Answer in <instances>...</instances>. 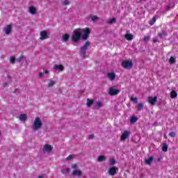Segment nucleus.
Segmentation results:
<instances>
[{
  "label": "nucleus",
  "mask_w": 178,
  "mask_h": 178,
  "mask_svg": "<svg viewBox=\"0 0 178 178\" xmlns=\"http://www.w3.org/2000/svg\"><path fill=\"white\" fill-rule=\"evenodd\" d=\"M70 1H69V0H65L63 2L64 6L70 5Z\"/></svg>",
  "instance_id": "37"
},
{
  "label": "nucleus",
  "mask_w": 178,
  "mask_h": 178,
  "mask_svg": "<svg viewBox=\"0 0 178 178\" xmlns=\"http://www.w3.org/2000/svg\"><path fill=\"white\" fill-rule=\"evenodd\" d=\"M168 144L163 143V145H162V151L163 152H168Z\"/></svg>",
  "instance_id": "23"
},
{
  "label": "nucleus",
  "mask_w": 178,
  "mask_h": 178,
  "mask_svg": "<svg viewBox=\"0 0 178 178\" xmlns=\"http://www.w3.org/2000/svg\"><path fill=\"white\" fill-rule=\"evenodd\" d=\"M108 77L110 80H112V72L108 74Z\"/></svg>",
  "instance_id": "41"
},
{
  "label": "nucleus",
  "mask_w": 178,
  "mask_h": 178,
  "mask_svg": "<svg viewBox=\"0 0 178 178\" xmlns=\"http://www.w3.org/2000/svg\"><path fill=\"white\" fill-rule=\"evenodd\" d=\"M90 45H91V42L89 40H87L85 44H83V46H82L80 48V54L81 55H83V58H86V54L87 53V50L88 49V47H90Z\"/></svg>",
  "instance_id": "3"
},
{
  "label": "nucleus",
  "mask_w": 178,
  "mask_h": 178,
  "mask_svg": "<svg viewBox=\"0 0 178 178\" xmlns=\"http://www.w3.org/2000/svg\"><path fill=\"white\" fill-rule=\"evenodd\" d=\"M1 134H2V132L0 131V136H1Z\"/></svg>",
  "instance_id": "57"
},
{
  "label": "nucleus",
  "mask_w": 178,
  "mask_h": 178,
  "mask_svg": "<svg viewBox=\"0 0 178 178\" xmlns=\"http://www.w3.org/2000/svg\"><path fill=\"white\" fill-rule=\"evenodd\" d=\"M115 163H116L115 159H112V165H115Z\"/></svg>",
  "instance_id": "47"
},
{
  "label": "nucleus",
  "mask_w": 178,
  "mask_h": 178,
  "mask_svg": "<svg viewBox=\"0 0 178 178\" xmlns=\"http://www.w3.org/2000/svg\"><path fill=\"white\" fill-rule=\"evenodd\" d=\"M82 174H83V172L81 171H80V170H74L72 172V175L74 176L76 175V176H79V177H80V176H81Z\"/></svg>",
  "instance_id": "17"
},
{
  "label": "nucleus",
  "mask_w": 178,
  "mask_h": 178,
  "mask_svg": "<svg viewBox=\"0 0 178 178\" xmlns=\"http://www.w3.org/2000/svg\"><path fill=\"white\" fill-rule=\"evenodd\" d=\"M120 92V90L115 88H112V96L118 95Z\"/></svg>",
  "instance_id": "14"
},
{
  "label": "nucleus",
  "mask_w": 178,
  "mask_h": 178,
  "mask_svg": "<svg viewBox=\"0 0 178 178\" xmlns=\"http://www.w3.org/2000/svg\"><path fill=\"white\" fill-rule=\"evenodd\" d=\"M6 86H8V83H3V88L6 87Z\"/></svg>",
  "instance_id": "50"
},
{
  "label": "nucleus",
  "mask_w": 178,
  "mask_h": 178,
  "mask_svg": "<svg viewBox=\"0 0 178 178\" xmlns=\"http://www.w3.org/2000/svg\"><path fill=\"white\" fill-rule=\"evenodd\" d=\"M143 40L145 41V42L149 41V36H144Z\"/></svg>",
  "instance_id": "36"
},
{
  "label": "nucleus",
  "mask_w": 178,
  "mask_h": 178,
  "mask_svg": "<svg viewBox=\"0 0 178 178\" xmlns=\"http://www.w3.org/2000/svg\"><path fill=\"white\" fill-rule=\"evenodd\" d=\"M169 136H170V137H172V138L175 137V136H176V133H175V132H173V131L170 132V133H169Z\"/></svg>",
  "instance_id": "35"
},
{
  "label": "nucleus",
  "mask_w": 178,
  "mask_h": 178,
  "mask_svg": "<svg viewBox=\"0 0 178 178\" xmlns=\"http://www.w3.org/2000/svg\"><path fill=\"white\" fill-rule=\"evenodd\" d=\"M81 29H76L74 30L73 34L72 35V40L73 42H79L80 41V38H81Z\"/></svg>",
  "instance_id": "2"
},
{
  "label": "nucleus",
  "mask_w": 178,
  "mask_h": 178,
  "mask_svg": "<svg viewBox=\"0 0 178 178\" xmlns=\"http://www.w3.org/2000/svg\"><path fill=\"white\" fill-rule=\"evenodd\" d=\"M70 35H69L68 33H65V35H63V40L65 42H67V41H69Z\"/></svg>",
  "instance_id": "20"
},
{
  "label": "nucleus",
  "mask_w": 178,
  "mask_h": 178,
  "mask_svg": "<svg viewBox=\"0 0 178 178\" xmlns=\"http://www.w3.org/2000/svg\"><path fill=\"white\" fill-rule=\"evenodd\" d=\"M170 97L171 98H176L177 97V92H176V90H172L170 92Z\"/></svg>",
  "instance_id": "24"
},
{
  "label": "nucleus",
  "mask_w": 178,
  "mask_h": 178,
  "mask_svg": "<svg viewBox=\"0 0 178 178\" xmlns=\"http://www.w3.org/2000/svg\"><path fill=\"white\" fill-rule=\"evenodd\" d=\"M116 22V18H112V23H115Z\"/></svg>",
  "instance_id": "49"
},
{
  "label": "nucleus",
  "mask_w": 178,
  "mask_h": 178,
  "mask_svg": "<svg viewBox=\"0 0 178 178\" xmlns=\"http://www.w3.org/2000/svg\"><path fill=\"white\" fill-rule=\"evenodd\" d=\"M143 108H144V103H140L138 106V109L137 111L138 112H140V111H142L143 110Z\"/></svg>",
  "instance_id": "26"
},
{
  "label": "nucleus",
  "mask_w": 178,
  "mask_h": 178,
  "mask_svg": "<svg viewBox=\"0 0 178 178\" xmlns=\"http://www.w3.org/2000/svg\"><path fill=\"white\" fill-rule=\"evenodd\" d=\"M115 79H116V74L112 72V80H115Z\"/></svg>",
  "instance_id": "40"
},
{
  "label": "nucleus",
  "mask_w": 178,
  "mask_h": 178,
  "mask_svg": "<svg viewBox=\"0 0 178 178\" xmlns=\"http://www.w3.org/2000/svg\"><path fill=\"white\" fill-rule=\"evenodd\" d=\"M72 169H77V165L76 164H72Z\"/></svg>",
  "instance_id": "44"
},
{
  "label": "nucleus",
  "mask_w": 178,
  "mask_h": 178,
  "mask_svg": "<svg viewBox=\"0 0 178 178\" xmlns=\"http://www.w3.org/2000/svg\"><path fill=\"white\" fill-rule=\"evenodd\" d=\"M166 10H170V6H168V7L166 8Z\"/></svg>",
  "instance_id": "51"
},
{
  "label": "nucleus",
  "mask_w": 178,
  "mask_h": 178,
  "mask_svg": "<svg viewBox=\"0 0 178 178\" xmlns=\"http://www.w3.org/2000/svg\"><path fill=\"white\" fill-rule=\"evenodd\" d=\"M122 66L124 69H131L133 67V62L129 60H124L122 63Z\"/></svg>",
  "instance_id": "5"
},
{
  "label": "nucleus",
  "mask_w": 178,
  "mask_h": 178,
  "mask_svg": "<svg viewBox=\"0 0 178 178\" xmlns=\"http://www.w3.org/2000/svg\"><path fill=\"white\" fill-rule=\"evenodd\" d=\"M44 76V72H40L39 74V77H42Z\"/></svg>",
  "instance_id": "46"
},
{
  "label": "nucleus",
  "mask_w": 178,
  "mask_h": 178,
  "mask_svg": "<svg viewBox=\"0 0 178 178\" xmlns=\"http://www.w3.org/2000/svg\"><path fill=\"white\" fill-rule=\"evenodd\" d=\"M92 22H96V20H98V17L97 16H92L91 17Z\"/></svg>",
  "instance_id": "38"
},
{
  "label": "nucleus",
  "mask_w": 178,
  "mask_h": 178,
  "mask_svg": "<svg viewBox=\"0 0 178 178\" xmlns=\"http://www.w3.org/2000/svg\"><path fill=\"white\" fill-rule=\"evenodd\" d=\"M81 31H82V39L86 41L90 37V33H91V29L90 28L86 27L85 29H81Z\"/></svg>",
  "instance_id": "4"
},
{
  "label": "nucleus",
  "mask_w": 178,
  "mask_h": 178,
  "mask_svg": "<svg viewBox=\"0 0 178 178\" xmlns=\"http://www.w3.org/2000/svg\"><path fill=\"white\" fill-rule=\"evenodd\" d=\"M44 73H45V74H48V70H46V71L44 72Z\"/></svg>",
  "instance_id": "53"
},
{
  "label": "nucleus",
  "mask_w": 178,
  "mask_h": 178,
  "mask_svg": "<svg viewBox=\"0 0 178 178\" xmlns=\"http://www.w3.org/2000/svg\"><path fill=\"white\" fill-rule=\"evenodd\" d=\"M124 38H126V40H127L128 41H131V40H133V35L130 34V33H127L124 35Z\"/></svg>",
  "instance_id": "19"
},
{
  "label": "nucleus",
  "mask_w": 178,
  "mask_h": 178,
  "mask_svg": "<svg viewBox=\"0 0 178 178\" xmlns=\"http://www.w3.org/2000/svg\"><path fill=\"white\" fill-rule=\"evenodd\" d=\"M106 157H105V156L104 155H100L97 158L98 162H104V161H106Z\"/></svg>",
  "instance_id": "18"
},
{
  "label": "nucleus",
  "mask_w": 178,
  "mask_h": 178,
  "mask_svg": "<svg viewBox=\"0 0 178 178\" xmlns=\"http://www.w3.org/2000/svg\"><path fill=\"white\" fill-rule=\"evenodd\" d=\"M92 104H94V99H87L86 105L88 106V108L92 106Z\"/></svg>",
  "instance_id": "16"
},
{
  "label": "nucleus",
  "mask_w": 178,
  "mask_h": 178,
  "mask_svg": "<svg viewBox=\"0 0 178 178\" xmlns=\"http://www.w3.org/2000/svg\"><path fill=\"white\" fill-rule=\"evenodd\" d=\"M19 120H21V122H26V120H27V114L26 113L21 114L19 116Z\"/></svg>",
  "instance_id": "13"
},
{
  "label": "nucleus",
  "mask_w": 178,
  "mask_h": 178,
  "mask_svg": "<svg viewBox=\"0 0 178 178\" xmlns=\"http://www.w3.org/2000/svg\"><path fill=\"white\" fill-rule=\"evenodd\" d=\"M108 175H110L111 176H112V167H110L109 170H108Z\"/></svg>",
  "instance_id": "43"
},
{
  "label": "nucleus",
  "mask_w": 178,
  "mask_h": 178,
  "mask_svg": "<svg viewBox=\"0 0 178 178\" xmlns=\"http://www.w3.org/2000/svg\"><path fill=\"white\" fill-rule=\"evenodd\" d=\"M29 12L31 15H35V13H37V8L34 6H31L29 9Z\"/></svg>",
  "instance_id": "12"
},
{
  "label": "nucleus",
  "mask_w": 178,
  "mask_h": 178,
  "mask_svg": "<svg viewBox=\"0 0 178 178\" xmlns=\"http://www.w3.org/2000/svg\"><path fill=\"white\" fill-rule=\"evenodd\" d=\"M40 35V40H42V41L48 38V33L46 32V31H41Z\"/></svg>",
  "instance_id": "9"
},
{
  "label": "nucleus",
  "mask_w": 178,
  "mask_h": 178,
  "mask_svg": "<svg viewBox=\"0 0 178 178\" xmlns=\"http://www.w3.org/2000/svg\"><path fill=\"white\" fill-rule=\"evenodd\" d=\"M108 94L109 95H112V87L109 88Z\"/></svg>",
  "instance_id": "45"
},
{
  "label": "nucleus",
  "mask_w": 178,
  "mask_h": 178,
  "mask_svg": "<svg viewBox=\"0 0 178 178\" xmlns=\"http://www.w3.org/2000/svg\"><path fill=\"white\" fill-rule=\"evenodd\" d=\"M118 172H119V168L117 167H112V176H115Z\"/></svg>",
  "instance_id": "22"
},
{
  "label": "nucleus",
  "mask_w": 178,
  "mask_h": 178,
  "mask_svg": "<svg viewBox=\"0 0 178 178\" xmlns=\"http://www.w3.org/2000/svg\"><path fill=\"white\" fill-rule=\"evenodd\" d=\"M10 63H12L13 65L15 64V62H16V58H15V56H11L10 58Z\"/></svg>",
  "instance_id": "29"
},
{
  "label": "nucleus",
  "mask_w": 178,
  "mask_h": 178,
  "mask_svg": "<svg viewBox=\"0 0 178 178\" xmlns=\"http://www.w3.org/2000/svg\"><path fill=\"white\" fill-rule=\"evenodd\" d=\"M42 127V121L40 117H36L33 120V123L32 124V129L33 131H38Z\"/></svg>",
  "instance_id": "1"
},
{
  "label": "nucleus",
  "mask_w": 178,
  "mask_h": 178,
  "mask_svg": "<svg viewBox=\"0 0 178 178\" xmlns=\"http://www.w3.org/2000/svg\"><path fill=\"white\" fill-rule=\"evenodd\" d=\"M158 101V97H147V102L149 104H150V105H155V104H156V102Z\"/></svg>",
  "instance_id": "6"
},
{
  "label": "nucleus",
  "mask_w": 178,
  "mask_h": 178,
  "mask_svg": "<svg viewBox=\"0 0 178 178\" xmlns=\"http://www.w3.org/2000/svg\"><path fill=\"white\" fill-rule=\"evenodd\" d=\"M158 42L157 40H154V42Z\"/></svg>",
  "instance_id": "55"
},
{
  "label": "nucleus",
  "mask_w": 178,
  "mask_h": 178,
  "mask_svg": "<svg viewBox=\"0 0 178 178\" xmlns=\"http://www.w3.org/2000/svg\"><path fill=\"white\" fill-rule=\"evenodd\" d=\"M173 8H175V6H172V8H171V9H173Z\"/></svg>",
  "instance_id": "56"
},
{
  "label": "nucleus",
  "mask_w": 178,
  "mask_h": 178,
  "mask_svg": "<svg viewBox=\"0 0 178 178\" xmlns=\"http://www.w3.org/2000/svg\"><path fill=\"white\" fill-rule=\"evenodd\" d=\"M158 35L160 38H162L163 35H166V32L162 31L161 33H158Z\"/></svg>",
  "instance_id": "31"
},
{
  "label": "nucleus",
  "mask_w": 178,
  "mask_h": 178,
  "mask_svg": "<svg viewBox=\"0 0 178 178\" xmlns=\"http://www.w3.org/2000/svg\"><path fill=\"white\" fill-rule=\"evenodd\" d=\"M10 76H8V79L10 78Z\"/></svg>",
  "instance_id": "60"
},
{
  "label": "nucleus",
  "mask_w": 178,
  "mask_h": 178,
  "mask_svg": "<svg viewBox=\"0 0 178 178\" xmlns=\"http://www.w3.org/2000/svg\"><path fill=\"white\" fill-rule=\"evenodd\" d=\"M3 32L5 33V34H6V35H9V34L12 33V25H7L6 27L4 28Z\"/></svg>",
  "instance_id": "8"
},
{
  "label": "nucleus",
  "mask_w": 178,
  "mask_h": 178,
  "mask_svg": "<svg viewBox=\"0 0 178 178\" xmlns=\"http://www.w3.org/2000/svg\"><path fill=\"white\" fill-rule=\"evenodd\" d=\"M23 59H24V56L21 55L18 58V61L21 62L22 60H23Z\"/></svg>",
  "instance_id": "39"
},
{
  "label": "nucleus",
  "mask_w": 178,
  "mask_h": 178,
  "mask_svg": "<svg viewBox=\"0 0 178 178\" xmlns=\"http://www.w3.org/2000/svg\"><path fill=\"white\" fill-rule=\"evenodd\" d=\"M44 177L39 175L38 178H43Z\"/></svg>",
  "instance_id": "54"
},
{
  "label": "nucleus",
  "mask_w": 178,
  "mask_h": 178,
  "mask_svg": "<svg viewBox=\"0 0 178 178\" xmlns=\"http://www.w3.org/2000/svg\"><path fill=\"white\" fill-rule=\"evenodd\" d=\"M131 101H133V102H134L135 104H137V102H138V99H137V97H131Z\"/></svg>",
  "instance_id": "32"
},
{
  "label": "nucleus",
  "mask_w": 178,
  "mask_h": 178,
  "mask_svg": "<svg viewBox=\"0 0 178 178\" xmlns=\"http://www.w3.org/2000/svg\"><path fill=\"white\" fill-rule=\"evenodd\" d=\"M92 138H94V134H90V135H89L88 139H89V140H92Z\"/></svg>",
  "instance_id": "42"
},
{
  "label": "nucleus",
  "mask_w": 178,
  "mask_h": 178,
  "mask_svg": "<svg viewBox=\"0 0 178 178\" xmlns=\"http://www.w3.org/2000/svg\"><path fill=\"white\" fill-rule=\"evenodd\" d=\"M54 67L56 70H60V72H63V70H65L63 65H55Z\"/></svg>",
  "instance_id": "11"
},
{
  "label": "nucleus",
  "mask_w": 178,
  "mask_h": 178,
  "mask_svg": "<svg viewBox=\"0 0 178 178\" xmlns=\"http://www.w3.org/2000/svg\"><path fill=\"white\" fill-rule=\"evenodd\" d=\"M158 161H159H159H161V159H159Z\"/></svg>",
  "instance_id": "58"
},
{
  "label": "nucleus",
  "mask_w": 178,
  "mask_h": 178,
  "mask_svg": "<svg viewBox=\"0 0 178 178\" xmlns=\"http://www.w3.org/2000/svg\"><path fill=\"white\" fill-rule=\"evenodd\" d=\"M110 165H112V159H110Z\"/></svg>",
  "instance_id": "52"
},
{
  "label": "nucleus",
  "mask_w": 178,
  "mask_h": 178,
  "mask_svg": "<svg viewBox=\"0 0 178 178\" xmlns=\"http://www.w3.org/2000/svg\"><path fill=\"white\" fill-rule=\"evenodd\" d=\"M53 86H55V81H50L49 83H48V87L51 88Z\"/></svg>",
  "instance_id": "33"
},
{
  "label": "nucleus",
  "mask_w": 178,
  "mask_h": 178,
  "mask_svg": "<svg viewBox=\"0 0 178 178\" xmlns=\"http://www.w3.org/2000/svg\"><path fill=\"white\" fill-rule=\"evenodd\" d=\"M156 22V17H154L152 18V20L149 21V24H150V26H154Z\"/></svg>",
  "instance_id": "25"
},
{
  "label": "nucleus",
  "mask_w": 178,
  "mask_h": 178,
  "mask_svg": "<svg viewBox=\"0 0 178 178\" xmlns=\"http://www.w3.org/2000/svg\"><path fill=\"white\" fill-rule=\"evenodd\" d=\"M165 138H166V135L164 136Z\"/></svg>",
  "instance_id": "59"
},
{
  "label": "nucleus",
  "mask_w": 178,
  "mask_h": 178,
  "mask_svg": "<svg viewBox=\"0 0 178 178\" xmlns=\"http://www.w3.org/2000/svg\"><path fill=\"white\" fill-rule=\"evenodd\" d=\"M129 136H130V131H124V132L121 135L120 140L122 141H126V140L127 139V137H129Z\"/></svg>",
  "instance_id": "7"
},
{
  "label": "nucleus",
  "mask_w": 178,
  "mask_h": 178,
  "mask_svg": "<svg viewBox=\"0 0 178 178\" xmlns=\"http://www.w3.org/2000/svg\"><path fill=\"white\" fill-rule=\"evenodd\" d=\"M52 149H54V147H52V145H51L45 144L43 146V151H45L46 152H51Z\"/></svg>",
  "instance_id": "10"
},
{
  "label": "nucleus",
  "mask_w": 178,
  "mask_h": 178,
  "mask_svg": "<svg viewBox=\"0 0 178 178\" xmlns=\"http://www.w3.org/2000/svg\"><path fill=\"white\" fill-rule=\"evenodd\" d=\"M108 24H112V19L107 22Z\"/></svg>",
  "instance_id": "48"
},
{
  "label": "nucleus",
  "mask_w": 178,
  "mask_h": 178,
  "mask_svg": "<svg viewBox=\"0 0 178 178\" xmlns=\"http://www.w3.org/2000/svg\"><path fill=\"white\" fill-rule=\"evenodd\" d=\"M175 62H176V58L173 56H171L169 59V63H170L171 65H173Z\"/></svg>",
  "instance_id": "27"
},
{
  "label": "nucleus",
  "mask_w": 178,
  "mask_h": 178,
  "mask_svg": "<svg viewBox=\"0 0 178 178\" xmlns=\"http://www.w3.org/2000/svg\"><path fill=\"white\" fill-rule=\"evenodd\" d=\"M69 172H70V168H66V169L62 170V173L63 174L69 173Z\"/></svg>",
  "instance_id": "34"
},
{
  "label": "nucleus",
  "mask_w": 178,
  "mask_h": 178,
  "mask_svg": "<svg viewBox=\"0 0 178 178\" xmlns=\"http://www.w3.org/2000/svg\"><path fill=\"white\" fill-rule=\"evenodd\" d=\"M153 161H154L153 157H149L148 159H146L145 162L146 165H151V163H152Z\"/></svg>",
  "instance_id": "21"
},
{
  "label": "nucleus",
  "mask_w": 178,
  "mask_h": 178,
  "mask_svg": "<svg viewBox=\"0 0 178 178\" xmlns=\"http://www.w3.org/2000/svg\"><path fill=\"white\" fill-rule=\"evenodd\" d=\"M74 159V154L69 155L66 158L67 161H72V159Z\"/></svg>",
  "instance_id": "30"
},
{
  "label": "nucleus",
  "mask_w": 178,
  "mask_h": 178,
  "mask_svg": "<svg viewBox=\"0 0 178 178\" xmlns=\"http://www.w3.org/2000/svg\"><path fill=\"white\" fill-rule=\"evenodd\" d=\"M97 108V109H99V108L102 107V103L100 101H97L96 102Z\"/></svg>",
  "instance_id": "28"
},
{
  "label": "nucleus",
  "mask_w": 178,
  "mask_h": 178,
  "mask_svg": "<svg viewBox=\"0 0 178 178\" xmlns=\"http://www.w3.org/2000/svg\"><path fill=\"white\" fill-rule=\"evenodd\" d=\"M137 120H138V118L136 117L135 115H133L132 117H131V119H130L131 124H134V123H136Z\"/></svg>",
  "instance_id": "15"
}]
</instances>
